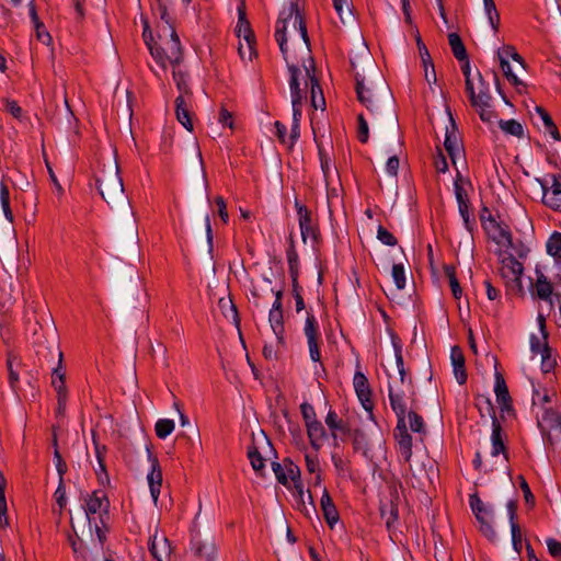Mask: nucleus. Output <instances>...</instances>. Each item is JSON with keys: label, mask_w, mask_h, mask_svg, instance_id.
I'll return each mask as SVG.
<instances>
[{"label": "nucleus", "mask_w": 561, "mask_h": 561, "mask_svg": "<svg viewBox=\"0 0 561 561\" xmlns=\"http://www.w3.org/2000/svg\"><path fill=\"white\" fill-rule=\"evenodd\" d=\"M173 80L175 81L176 88L181 93L192 94V91L186 82V73L183 71H176L173 69Z\"/></svg>", "instance_id": "79ce46f5"}, {"label": "nucleus", "mask_w": 561, "mask_h": 561, "mask_svg": "<svg viewBox=\"0 0 561 561\" xmlns=\"http://www.w3.org/2000/svg\"><path fill=\"white\" fill-rule=\"evenodd\" d=\"M480 523V530L481 533L490 540V541H494L496 539V533L492 526V524L490 523V520H488V518H480V520H478Z\"/></svg>", "instance_id": "bf43d9fd"}, {"label": "nucleus", "mask_w": 561, "mask_h": 561, "mask_svg": "<svg viewBox=\"0 0 561 561\" xmlns=\"http://www.w3.org/2000/svg\"><path fill=\"white\" fill-rule=\"evenodd\" d=\"M7 500L5 495H3V491L0 488V527H4L9 525V520L7 517Z\"/></svg>", "instance_id": "e2e57ef3"}, {"label": "nucleus", "mask_w": 561, "mask_h": 561, "mask_svg": "<svg viewBox=\"0 0 561 561\" xmlns=\"http://www.w3.org/2000/svg\"><path fill=\"white\" fill-rule=\"evenodd\" d=\"M355 80L358 101L370 112V119L376 131L381 136L398 135L399 119L394 111L393 98L388 87L380 80V95H375L371 93L370 88L366 87L364 77L356 73Z\"/></svg>", "instance_id": "f257e3e1"}, {"label": "nucleus", "mask_w": 561, "mask_h": 561, "mask_svg": "<svg viewBox=\"0 0 561 561\" xmlns=\"http://www.w3.org/2000/svg\"><path fill=\"white\" fill-rule=\"evenodd\" d=\"M191 545L195 556L204 558L206 561H217V547L214 540H192Z\"/></svg>", "instance_id": "f3484780"}, {"label": "nucleus", "mask_w": 561, "mask_h": 561, "mask_svg": "<svg viewBox=\"0 0 561 561\" xmlns=\"http://www.w3.org/2000/svg\"><path fill=\"white\" fill-rule=\"evenodd\" d=\"M391 341H392L394 356H396V364H397L398 371L400 375V381L404 382L405 369H404V364H403L402 346L399 341V337L396 334H391Z\"/></svg>", "instance_id": "2f4dec72"}, {"label": "nucleus", "mask_w": 561, "mask_h": 561, "mask_svg": "<svg viewBox=\"0 0 561 561\" xmlns=\"http://www.w3.org/2000/svg\"><path fill=\"white\" fill-rule=\"evenodd\" d=\"M450 359L455 378L459 385H463L467 381V371L465 368V356L459 346L455 345L451 347Z\"/></svg>", "instance_id": "dca6fc26"}, {"label": "nucleus", "mask_w": 561, "mask_h": 561, "mask_svg": "<svg viewBox=\"0 0 561 561\" xmlns=\"http://www.w3.org/2000/svg\"><path fill=\"white\" fill-rule=\"evenodd\" d=\"M399 164H400V161H399V158L397 154L394 156H391L387 163H386V170L387 172L392 175V176H397L398 174V169H399Z\"/></svg>", "instance_id": "338daca9"}, {"label": "nucleus", "mask_w": 561, "mask_h": 561, "mask_svg": "<svg viewBox=\"0 0 561 561\" xmlns=\"http://www.w3.org/2000/svg\"><path fill=\"white\" fill-rule=\"evenodd\" d=\"M483 3L491 27L493 28L494 32H497L500 14L496 10L494 0H483Z\"/></svg>", "instance_id": "f704fd0d"}, {"label": "nucleus", "mask_w": 561, "mask_h": 561, "mask_svg": "<svg viewBox=\"0 0 561 561\" xmlns=\"http://www.w3.org/2000/svg\"><path fill=\"white\" fill-rule=\"evenodd\" d=\"M321 510L323 512V517L328 525L333 528L334 524L339 520V513L331 499L329 492L324 489L321 501H320Z\"/></svg>", "instance_id": "6ab92c4d"}, {"label": "nucleus", "mask_w": 561, "mask_h": 561, "mask_svg": "<svg viewBox=\"0 0 561 561\" xmlns=\"http://www.w3.org/2000/svg\"><path fill=\"white\" fill-rule=\"evenodd\" d=\"M149 550L157 561H170L171 545L167 537L158 540L156 533L150 539Z\"/></svg>", "instance_id": "4468645a"}, {"label": "nucleus", "mask_w": 561, "mask_h": 561, "mask_svg": "<svg viewBox=\"0 0 561 561\" xmlns=\"http://www.w3.org/2000/svg\"><path fill=\"white\" fill-rule=\"evenodd\" d=\"M149 461L151 462V471L147 476V481L153 503L157 505L162 484V471L159 461L153 454H149Z\"/></svg>", "instance_id": "9d476101"}, {"label": "nucleus", "mask_w": 561, "mask_h": 561, "mask_svg": "<svg viewBox=\"0 0 561 561\" xmlns=\"http://www.w3.org/2000/svg\"><path fill=\"white\" fill-rule=\"evenodd\" d=\"M511 531L513 548L517 553H519L522 550V535L518 524L513 523V525H511Z\"/></svg>", "instance_id": "052dcab7"}, {"label": "nucleus", "mask_w": 561, "mask_h": 561, "mask_svg": "<svg viewBox=\"0 0 561 561\" xmlns=\"http://www.w3.org/2000/svg\"><path fill=\"white\" fill-rule=\"evenodd\" d=\"M119 171L117 157L115 156L114 172L110 173L104 180L96 179L98 190L107 204L124 198V184Z\"/></svg>", "instance_id": "7ed1b4c3"}, {"label": "nucleus", "mask_w": 561, "mask_h": 561, "mask_svg": "<svg viewBox=\"0 0 561 561\" xmlns=\"http://www.w3.org/2000/svg\"><path fill=\"white\" fill-rule=\"evenodd\" d=\"M461 180V174L457 172V180L455 181V194L458 203L459 213L463 214L469 211V201L467 198V193L463 187L459 184Z\"/></svg>", "instance_id": "7c9ffc66"}, {"label": "nucleus", "mask_w": 561, "mask_h": 561, "mask_svg": "<svg viewBox=\"0 0 561 561\" xmlns=\"http://www.w3.org/2000/svg\"><path fill=\"white\" fill-rule=\"evenodd\" d=\"M167 60L170 61V64L173 66V68H175L178 65H180L183 60V51H182L180 38L174 28H172V33H171V43L168 47Z\"/></svg>", "instance_id": "4be33fe9"}, {"label": "nucleus", "mask_w": 561, "mask_h": 561, "mask_svg": "<svg viewBox=\"0 0 561 561\" xmlns=\"http://www.w3.org/2000/svg\"><path fill=\"white\" fill-rule=\"evenodd\" d=\"M301 414L306 425L312 422H316V412L311 404L305 402L300 405Z\"/></svg>", "instance_id": "680f3d73"}, {"label": "nucleus", "mask_w": 561, "mask_h": 561, "mask_svg": "<svg viewBox=\"0 0 561 561\" xmlns=\"http://www.w3.org/2000/svg\"><path fill=\"white\" fill-rule=\"evenodd\" d=\"M54 458H55V461H56V469H57V472L59 474V480L60 479H64V474L66 473L67 471V466L61 457V454L59 453L58 448L55 449L54 451Z\"/></svg>", "instance_id": "0e129e2a"}, {"label": "nucleus", "mask_w": 561, "mask_h": 561, "mask_svg": "<svg viewBox=\"0 0 561 561\" xmlns=\"http://www.w3.org/2000/svg\"><path fill=\"white\" fill-rule=\"evenodd\" d=\"M543 438L553 445L557 438L561 436V415L552 409H547L542 421L538 422Z\"/></svg>", "instance_id": "20e7f679"}, {"label": "nucleus", "mask_w": 561, "mask_h": 561, "mask_svg": "<svg viewBox=\"0 0 561 561\" xmlns=\"http://www.w3.org/2000/svg\"><path fill=\"white\" fill-rule=\"evenodd\" d=\"M305 334L308 341L317 340V321L312 314L306 319Z\"/></svg>", "instance_id": "5fc2aeb1"}, {"label": "nucleus", "mask_w": 561, "mask_h": 561, "mask_svg": "<svg viewBox=\"0 0 561 561\" xmlns=\"http://www.w3.org/2000/svg\"><path fill=\"white\" fill-rule=\"evenodd\" d=\"M103 501L106 502L104 512L107 513L108 510V500L104 494H101L100 491H94L90 497L87 500L85 505L82 506L84 511V517L89 526V531L91 533V518L90 515L95 514L103 506Z\"/></svg>", "instance_id": "ddd939ff"}, {"label": "nucleus", "mask_w": 561, "mask_h": 561, "mask_svg": "<svg viewBox=\"0 0 561 561\" xmlns=\"http://www.w3.org/2000/svg\"><path fill=\"white\" fill-rule=\"evenodd\" d=\"M415 41H416V45H417V48L420 51L423 67L427 68L428 65H432V58H431L427 47L425 46V44L423 43V41L421 38L419 32H416V34H415Z\"/></svg>", "instance_id": "37998d69"}, {"label": "nucleus", "mask_w": 561, "mask_h": 561, "mask_svg": "<svg viewBox=\"0 0 561 561\" xmlns=\"http://www.w3.org/2000/svg\"><path fill=\"white\" fill-rule=\"evenodd\" d=\"M174 421L170 419H160L154 425L156 434L161 439L168 437L174 431Z\"/></svg>", "instance_id": "c9c22d12"}, {"label": "nucleus", "mask_w": 561, "mask_h": 561, "mask_svg": "<svg viewBox=\"0 0 561 561\" xmlns=\"http://www.w3.org/2000/svg\"><path fill=\"white\" fill-rule=\"evenodd\" d=\"M447 113H448V117H449L450 128H448V127L446 128L444 147H445L446 151L448 152L451 161L455 163V156H456V150H457V145H458L457 125H456V122L453 118V115L449 110L447 111Z\"/></svg>", "instance_id": "a211bd4d"}, {"label": "nucleus", "mask_w": 561, "mask_h": 561, "mask_svg": "<svg viewBox=\"0 0 561 561\" xmlns=\"http://www.w3.org/2000/svg\"><path fill=\"white\" fill-rule=\"evenodd\" d=\"M494 392L497 402L512 401L504 377L499 371L495 373Z\"/></svg>", "instance_id": "c756f323"}, {"label": "nucleus", "mask_w": 561, "mask_h": 561, "mask_svg": "<svg viewBox=\"0 0 561 561\" xmlns=\"http://www.w3.org/2000/svg\"><path fill=\"white\" fill-rule=\"evenodd\" d=\"M389 399L390 405L396 413L397 416L405 415L407 405L403 400V396L401 393H394L392 387L389 386Z\"/></svg>", "instance_id": "72a5a7b5"}, {"label": "nucleus", "mask_w": 561, "mask_h": 561, "mask_svg": "<svg viewBox=\"0 0 561 561\" xmlns=\"http://www.w3.org/2000/svg\"><path fill=\"white\" fill-rule=\"evenodd\" d=\"M333 7L343 24L354 21L353 9L348 0H333Z\"/></svg>", "instance_id": "bb28decb"}, {"label": "nucleus", "mask_w": 561, "mask_h": 561, "mask_svg": "<svg viewBox=\"0 0 561 561\" xmlns=\"http://www.w3.org/2000/svg\"><path fill=\"white\" fill-rule=\"evenodd\" d=\"M499 126L505 134H508V135H512V136H515L518 138H522L524 136L523 125L515 119H508V121L501 119L499 122Z\"/></svg>", "instance_id": "473e14b6"}, {"label": "nucleus", "mask_w": 561, "mask_h": 561, "mask_svg": "<svg viewBox=\"0 0 561 561\" xmlns=\"http://www.w3.org/2000/svg\"><path fill=\"white\" fill-rule=\"evenodd\" d=\"M285 467H286V471H287L286 474L295 483V489L297 490L299 497H302L304 490H302V484H301V481H300V469H299V467L297 465H295L290 459H286L285 460Z\"/></svg>", "instance_id": "cd10ccee"}, {"label": "nucleus", "mask_w": 561, "mask_h": 561, "mask_svg": "<svg viewBox=\"0 0 561 561\" xmlns=\"http://www.w3.org/2000/svg\"><path fill=\"white\" fill-rule=\"evenodd\" d=\"M409 425L411 431L415 433H425L424 422L422 416H420L416 412L410 411L409 414Z\"/></svg>", "instance_id": "49530a36"}, {"label": "nucleus", "mask_w": 561, "mask_h": 561, "mask_svg": "<svg viewBox=\"0 0 561 561\" xmlns=\"http://www.w3.org/2000/svg\"><path fill=\"white\" fill-rule=\"evenodd\" d=\"M150 55L152 58L161 65L162 69L165 70V59L168 51H165L162 47L159 46H150L149 48Z\"/></svg>", "instance_id": "864d4df0"}, {"label": "nucleus", "mask_w": 561, "mask_h": 561, "mask_svg": "<svg viewBox=\"0 0 561 561\" xmlns=\"http://www.w3.org/2000/svg\"><path fill=\"white\" fill-rule=\"evenodd\" d=\"M536 275H537V280H536V285H535L536 295L540 299L550 301V304H552V300H551V296L553 294L552 285L550 284L547 276L540 271L539 267H536Z\"/></svg>", "instance_id": "412c9836"}, {"label": "nucleus", "mask_w": 561, "mask_h": 561, "mask_svg": "<svg viewBox=\"0 0 561 561\" xmlns=\"http://www.w3.org/2000/svg\"><path fill=\"white\" fill-rule=\"evenodd\" d=\"M272 469L277 478V481L283 484V485H287L288 484V478H287V474L285 473L283 467L280 463L278 462H273L272 463Z\"/></svg>", "instance_id": "69168bd1"}, {"label": "nucleus", "mask_w": 561, "mask_h": 561, "mask_svg": "<svg viewBox=\"0 0 561 561\" xmlns=\"http://www.w3.org/2000/svg\"><path fill=\"white\" fill-rule=\"evenodd\" d=\"M546 247L548 254L557 259H561V233L553 232Z\"/></svg>", "instance_id": "58836bf2"}, {"label": "nucleus", "mask_w": 561, "mask_h": 561, "mask_svg": "<svg viewBox=\"0 0 561 561\" xmlns=\"http://www.w3.org/2000/svg\"><path fill=\"white\" fill-rule=\"evenodd\" d=\"M491 95L485 91L476 93L474 99H471V105L474 107H490Z\"/></svg>", "instance_id": "6e6d98bb"}, {"label": "nucleus", "mask_w": 561, "mask_h": 561, "mask_svg": "<svg viewBox=\"0 0 561 561\" xmlns=\"http://www.w3.org/2000/svg\"><path fill=\"white\" fill-rule=\"evenodd\" d=\"M444 272L449 279V285L453 291V295L456 299H459L462 294V289L460 284L456 277L455 267L453 265H444Z\"/></svg>", "instance_id": "e433bc0d"}, {"label": "nucleus", "mask_w": 561, "mask_h": 561, "mask_svg": "<svg viewBox=\"0 0 561 561\" xmlns=\"http://www.w3.org/2000/svg\"><path fill=\"white\" fill-rule=\"evenodd\" d=\"M287 260L289 265V274L290 278H295V276L299 275L298 271V254L295 250V244L293 239H290V245L287 250Z\"/></svg>", "instance_id": "ea45409f"}, {"label": "nucleus", "mask_w": 561, "mask_h": 561, "mask_svg": "<svg viewBox=\"0 0 561 561\" xmlns=\"http://www.w3.org/2000/svg\"><path fill=\"white\" fill-rule=\"evenodd\" d=\"M497 56H499V59H500V64H501V68L504 72V76L506 77V79L512 82L515 87H519V85H525L524 82L522 80H519L517 78V76L512 71V68H511V65L508 62V60L501 54V53H497Z\"/></svg>", "instance_id": "4c0bfd02"}, {"label": "nucleus", "mask_w": 561, "mask_h": 561, "mask_svg": "<svg viewBox=\"0 0 561 561\" xmlns=\"http://www.w3.org/2000/svg\"><path fill=\"white\" fill-rule=\"evenodd\" d=\"M320 160H321V169H322L324 178H325L327 186H329L332 175H335L339 179V173H337L336 168L331 170L329 158L323 157L321 150H320Z\"/></svg>", "instance_id": "de8ad7c7"}, {"label": "nucleus", "mask_w": 561, "mask_h": 561, "mask_svg": "<svg viewBox=\"0 0 561 561\" xmlns=\"http://www.w3.org/2000/svg\"><path fill=\"white\" fill-rule=\"evenodd\" d=\"M538 183L540 184L543 196L542 202L545 205L551 207L554 210L561 211V176L560 175H552V185H551V194L549 195V188L545 182L537 179Z\"/></svg>", "instance_id": "6e6552de"}, {"label": "nucleus", "mask_w": 561, "mask_h": 561, "mask_svg": "<svg viewBox=\"0 0 561 561\" xmlns=\"http://www.w3.org/2000/svg\"><path fill=\"white\" fill-rule=\"evenodd\" d=\"M547 547L552 557H559L561 554V542L556 539L549 538L547 540Z\"/></svg>", "instance_id": "774afa93"}, {"label": "nucleus", "mask_w": 561, "mask_h": 561, "mask_svg": "<svg viewBox=\"0 0 561 561\" xmlns=\"http://www.w3.org/2000/svg\"><path fill=\"white\" fill-rule=\"evenodd\" d=\"M239 13V21L237 26V36L239 38H243L248 44V50H249V60H252L253 56L256 55V51L254 49V43L255 37L254 33L251 28L250 22L247 19V14L243 8L238 9Z\"/></svg>", "instance_id": "0eeeda50"}, {"label": "nucleus", "mask_w": 561, "mask_h": 561, "mask_svg": "<svg viewBox=\"0 0 561 561\" xmlns=\"http://www.w3.org/2000/svg\"><path fill=\"white\" fill-rule=\"evenodd\" d=\"M485 403L488 405V409H489V411L491 413V417H492V435H491L492 456L495 457V456L500 455L501 453L505 451V445H504V442L502 438V427H501L500 422L495 415L494 407L490 399H486Z\"/></svg>", "instance_id": "9b49d317"}, {"label": "nucleus", "mask_w": 561, "mask_h": 561, "mask_svg": "<svg viewBox=\"0 0 561 561\" xmlns=\"http://www.w3.org/2000/svg\"><path fill=\"white\" fill-rule=\"evenodd\" d=\"M354 388L357 393L358 399L360 400L364 409L369 412L370 419L373 415V404L370 402V388L366 376L362 371H356L354 376Z\"/></svg>", "instance_id": "1a4fd4ad"}, {"label": "nucleus", "mask_w": 561, "mask_h": 561, "mask_svg": "<svg viewBox=\"0 0 561 561\" xmlns=\"http://www.w3.org/2000/svg\"><path fill=\"white\" fill-rule=\"evenodd\" d=\"M523 272L524 267L522 263L518 262L513 254L510 253L507 256L503 257L501 276L507 280V284H510V280L512 278H517L518 276H522Z\"/></svg>", "instance_id": "2eb2a0df"}, {"label": "nucleus", "mask_w": 561, "mask_h": 561, "mask_svg": "<svg viewBox=\"0 0 561 561\" xmlns=\"http://www.w3.org/2000/svg\"><path fill=\"white\" fill-rule=\"evenodd\" d=\"M296 208H297V213H298V216H299V226H300V228L310 227L311 226V215L308 211L307 207L304 206V205H300L296 201Z\"/></svg>", "instance_id": "603ef678"}, {"label": "nucleus", "mask_w": 561, "mask_h": 561, "mask_svg": "<svg viewBox=\"0 0 561 561\" xmlns=\"http://www.w3.org/2000/svg\"><path fill=\"white\" fill-rule=\"evenodd\" d=\"M302 69L305 71V76H306V81H305L306 88L310 84L311 104L314 108H318V104L316 102V91L317 90L320 91V100H321L322 104H324V96L322 93L320 82L314 75L316 64H314V59L311 55L308 56L307 62H305V61L302 62Z\"/></svg>", "instance_id": "423d86ee"}, {"label": "nucleus", "mask_w": 561, "mask_h": 561, "mask_svg": "<svg viewBox=\"0 0 561 561\" xmlns=\"http://www.w3.org/2000/svg\"><path fill=\"white\" fill-rule=\"evenodd\" d=\"M556 365V360L551 359V348L546 343L542 347V369L545 373L550 371Z\"/></svg>", "instance_id": "4d7b16f0"}, {"label": "nucleus", "mask_w": 561, "mask_h": 561, "mask_svg": "<svg viewBox=\"0 0 561 561\" xmlns=\"http://www.w3.org/2000/svg\"><path fill=\"white\" fill-rule=\"evenodd\" d=\"M293 20V27L295 30H298L300 33V36L305 43V47L308 53L311 51L310 49V42L308 37L307 26L304 21L302 15L299 12L297 2H291L288 11H283L279 14V18L277 20V27L275 32L276 41L279 45V49L283 54L284 59L287 61V38H286V30H287V23Z\"/></svg>", "instance_id": "f03ea898"}, {"label": "nucleus", "mask_w": 561, "mask_h": 561, "mask_svg": "<svg viewBox=\"0 0 561 561\" xmlns=\"http://www.w3.org/2000/svg\"><path fill=\"white\" fill-rule=\"evenodd\" d=\"M469 502H470V507H471L472 512L474 513L476 518L478 520H480V518H486V517L492 518L493 511L483 504V502L481 501V499L478 496L477 493L470 495Z\"/></svg>", "instance_id": "b1692460"}, {"label": "nucleus", "mask_w": 561, "mask_h": 561, "mask_svg": "<svg viewBox=\"0 0 561 561\" xmlns=\"http://www.w3.org/2000/svg\"><path fill=\"white\" fill-rule=\"evenodd\" d=\"M392 278H393L398 289L401 290L405 287V274H404V267L402 264H393Z\"/></svg>", "instance_id": "c03bdc74"}, {"label": "nucleus", "mask_w": 561, "mask_h": 561, "mask_svg": "<svg viewBox=\"0 0 561 561\" xmlns=\"http://www.w3.org/2000/svg\"><path fill=\"white\" fill-rule=\"evenodd\" d=\"M353 445L356 450L363 451L364 455L367 453V437L366 434L360 430H355L352 433Z\"/></svg>", "instance_id": "a19ab883"}, {"label": "nucleus", "mask_w": 561, "mask_h": 561, "mask_svg": "<svg viewBox=\"0 0 561 561\" xmlns=\"http://www.w3.org/2000/svg\"><path fill=\"white\" fill-rule=\"evenodd\" d=\"M175 114L179 123H181L188 131H192L193 122L191 112L188 111L183 95H179L175 100Z\"/></svg>", "instance_id": "5701e85b"}, {"label": "nucleus", "mask_w": 561, "mask_h": 561, "mask_svg": "<svg viewBox=\"0 0 561 561\" xmlns=\"http://www.w3.org/2000/svg\"><path fill=\"white\" fill-rule=\"evenodd\" d=\"M488 220H490L499 229L500 237L502 239H505L506 245L508 248H515V244L513 242L512 234H511L508 228L501 227L490 214L488 216Z\"/></svg>", "instance_id": "13d9d810"}, {"label": "nucleus", "mask_w": 561, "mask_h": 561, "mask_svg": "<svg viewBox=\"0 0 561 561\" xmlns=\"http://www.w3.org/2000/svg\"><path fill=\"white\" fill-rule=\"evenodd\" d=\"M64 355L61 352L58 354L57 367L51 373V386L57 392V415H64L67 401V388L65 386L66 375L62 371Z\"/></svg>", "instance_id": "39448f33"}, {"label": "nucleus", "mask_w": 561, "mask_h": 561, "mask_svg": "<svg viewBox=\"0 0 561 561\" xmlns=\"http://www.w3.org/2000/svg\"><path fill=\"white\" fill-rule=\"evenodd\" d=\"M219 306H220V308H221V310H222V312L225 313L226 317L228 316L226 313V310H229L232 313V317H233V320H234L236 324L239 325L240 319H239L238 310H237L236 305L232 302V300L229 299V298L228 299L220 298Z\"/></svg>", "instance_id": "3c124183"}, {"label": "nucleus", "mask_w": 561, "mask_h": 561, "mask_svg": "<svg viewBox=\"0 0 561 561\" xmlns=\"http://www.w3.org/2000/svg\"><path fill=\"white\" fill-rule=\"evenodd\" d=\"M448 42L451 47L454 56L459 60L463 61L467 59V49L462 43L461 37L457 33H450L448 35Z\"/></svg>", "instance_id": "a878e982"}, {"label": "nucleus", "mask_w": 561, "mask_h": 561, "mask_svg": "<svg viewBox=\"0 0 561 561\" xmlns=\"http://www.w3.org/2000/svg\"><path fill=\"white\" fill-rule=\"evenodd\" d=\"M274 294V289L272 287V280L270 277L267 276H264L263 279H262V284L260 285V287H255L253 286L252 290H251V295L252 297L254 298V301H253V306L255 308H259L260 307V302H259V299L263 296V295H266V296H271Z\"/></svg>", "instance_id": "393cba45"}, {"label": "nucleus", "mask_w": 561, "mask_h": 561, "mask_svg": "<svg viewBox=\"0 0 561 561\" xmlns=\"http://www.w3.org/2000/svg\"><path fill=\"white\" fill-rule=\"evenodd\" d=\"M377 239L389 247H394L398 243L397 238L382 226L377 229Z\"/></svg>", "instance_id": "a18cd8bd"}, {"label": "nucleus", "mask_w": 561, "mask_h": 561, "mask_svg": "<svg viewBox=\"0 0 561 561\" xmlns=\"http://www.w3.org/2000/svg\"><path fill=\"white\" fill-rule=\"evenodd\" d=\"M288 71L290 73L289 79V89L291 101L304 100L306 98L305 91L300 88L299 76L301 75V69L296 65L287 64Z\"/></svg>", "instance_id": "aec40b11"}, {"label": "nucleus", "mask_w": 561, "mask_h": 561, "mask_svg": "<svg viewBox=\"0 0 561 561\" xmlns=\"http://www.w3.org/2000/svg\"><path fill=\"white\" fill-rule=\"evenodd\" d=\"M358 122V129H357V136L360 142H367L369 138V127L366 118L363 114H359L357 116Z\"/></svg>", "instance_id": "09e8293b"}, {"label": "nucleus", "mask_w": 561, "mask_h": 561, "mask_svg": "<svg viewBox=\"0 0 561 561\" xmlns=\"http://www.w3.org/2000/svg\"><path fill=\"white\" fill-rule=\"evenodd\" d=\"M248 457L251 461V466L255 471H260L264 468V458L261 456L256 447L249 450Z\"/></svg>", "instance_id": "8fccbe9b"}, {"label": "nucleus", "mask_w": 561, "mask_h": 561, "mask_svg": "<svg viewBox=\"0 0 561 561\" xmlns=\"http://www.w3.org/2000/svg\"><path fill=\"white\" fill-rule=\"evenodd\" d=\"M308 436L313 448L319 449L318 440L325 435V430L321 422L316 421L307 424Z\"/></svg>", "instance_id": "c85d7f7f"}, {"label": "nucleus", "mask_w": 561, "mask_h": 561, "mask_svg": "<svg viewBox=\"0 0 561 561\" xmlns=\"http://www.w3.org/2000/svg\"><path fill=\"white\" fill-rule=\"evenodd\" d=\"M268 322L271 329L277 341L283 343V334H284V314H283V304L280 301H274L272 309L268 313Z\"/></svg>", "instance_id": "f8f14e48"}]
</instances>
